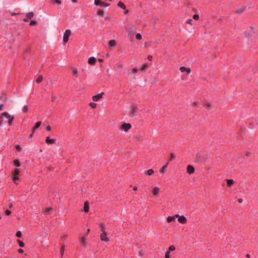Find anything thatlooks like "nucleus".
I'll return each mask as SVG.
<instances>
[{
    "instance_id": "obj_1",
    "label": "nucleus",
    "mask_w": 258,
    "mask_h": 258,
    "mask_svg": "<svg viewBox=\"0 0 258 258\" xmlns=\"http://www.w3.org/2000/svg\"><path fill=\"white\" fill-rule=\"evenodd\" d=\"M1 116L3 117L6 118L8 119V123L9 125H11L12 124L13 121L15 119V117L13 115H10L7 112H4L1 114Z\"/></svg>"
},
{
    "instance_id": "obj_2",
    "label": "nucleus",
    "mask_w": 258,
    "mask_h": 258,
    "mask_svg": "<svg viewBox=\"0 0 258 258\" xmlns=\"http://www.w3.org/2000/svg\"><path fill=\"white\" fill-rule=\"evenodd\" d=\"M20 173V171L19 169H16L13 174V177H12V180L14 181V182L16 184H18L19 178V175Z\"/></svg>"
},
{
    "instance_id": "obj_3",
    "label": "nucleus",
    "mask_w": 258,
    "mask_h": 258,
    "mask_svg": "<svg viewBox=\"0 0 258 258\" xmlns=\"http://www.w3.org/2000/svg\"><path fill=\"white\" fill-rule=\"evenodd\" d=\"M160 191V188L157 185L154 186L152 190V195L155 197H157L159 196Z\"/></svg>"
},
{
    "instance_id": "obj_4",
    "label": "nucleus",
    "mask_w": 258,
    "mask_h": 258,
    "mask_svg": "<svg viewBox=\"0 0 258 258\" xmlns=\"http://www.w3.org/2000/svg\"><path fill=\"white\" fill-rule=\"evenodd\" d=\"M175 217L178 218V221L181 224H185L187 223V220L186 218L183 215L176 214Z\"/></svg>"
},
{
    "instance_id": "obj_5",
    "label": "nucleus",
    "mask_w": 258,
    "mask_h": 258,
    "mask_svg": "<svg viewBox=\"0 0 258 258\" xmlns=\"http://www.w3.org/2000/svg\"><path fill=\"white\" fill-rule=\"evenodd\" d=\"M100 239L101 241L103 242H108L109 241V239L107 236V232H103L101 233Z\"/></svg>"
},
{
    "instance_id": "obj_6",
    "label": "nucleus",
    "mask_w": 258,
    "mask_h": 258,
    "mask_svg": "<svg viewBox=\"0 0 258 258\" xmlns=\"http://www.w3.org/2000/svg\"><path fill=\"white\" fill-rule=\"evenodd\" d=\"M71 34V31L70 30L68 29L66 30L63 36V41L64 43H66L68 41Z\"/></svg>"
},
{
    "instance_id": "obj_7",
    "label": "nucleus",
    "mask_w": 258,
    "mask_h": 258,
    "mask_svg": "<svg viewBox=\"0 0 258 258\" xmlns=\"http://www.w3.org/2000/svg\"><path fill=\"white\" fill-rule=\"evenodd\" d=\"M180 71L182 73H185L186 74H189L191 72V69L189 67H180L179 68Z\"/></svg>"
},
{
    "instance_id": "obj_8",
    "label": "nucleus",
    "mask_w": 258,
    "mask_h": 258,
    "mask_svg": "<svg viewBox=\"0 0 258 258\" xmlns=\"http://www.w3.org/2000/svg\"><path fill=\"white\" fill-rule=\"evenodd\" d=\"M131 124L124 123L121 125V129L124 132H127L131 128Z\"/></svg>"
},
{
    "instance_id": "obj_9",
    "label": "nucleus",
    "mask_w": 258,
    "mask_h": 258,
    "mask_svg": "<svg viewBox=\"0 0 258 258\" xmlns=\"http://www.w3.org/2000/svg\"><path fill=\"white\" fill-rule=\"evenodd\" d=\"M103 94L104 93L102 92L98 95H94L92 97V100L94 102L98 101L102 98Z\"/></svg>"
},
{
    "instance_id": "obj_10",
    "label": "nucleus",
    "mask_w": 258,
    "mask_h": 258,
    "mask_svg": "<svg viewBox=\"0 0 258 258\" xmlns=\"http://www.w3.org/2000/svg\"><path fill=\"white\" fill-rule=\"evenodd\" d=\"M99 227L101 232H106V228L103 222H100L99 224Z\"/></svg>"
},
{
    "instance_id": "obj_11",
    "label": "nucleus",
    "mask_w": 258,
    "mask_h": 258,
    "mask_svg": "<svg viewBox=\"0 0 258 258\" xmlns=\"http://www.w3.org/2000/svg\"><path fill=\"white\" fill-rule=\"evenodd\" d=\"M55 142V139H51L49 137H47L45 140V142L47 144H53Z\"/></svg>"
},
{
    "instance_id": "obj_12",
    "label": "nucleus",
    "mask_w": 258,
    "mask_h": 258,
    "mask_svg": "<svg viewBox=\"0 0 258 258\" xmlns=\"http://www.w3.org/2000/svg\"><path fill=\"white\" fill-rule=\"evenodd\" d=\"M116 45V41L115 40H111L108 42V46L112 49Z\"/></svg>"
},
{
    "instance_id": "obj_13",
    "label": "nucleus",
    "mask_w": 258,
    "mask_h": 258,
    "mask_svg": "<svg viewBox=\"0 0 258 258\" xmlns=\"http://www.w3.org/2000/svg\"><path fill=\"white\" fill-rule=\"evenodd\" d=\"M195 171L194 167L191 165H188L187 167V172L189 174L193 173Z\"/></svg>"
},
{
    "instance_id": "obj_14",
    "label": "nucleus",
    "mask_w": 258,
    "mask_h": 258,
    "mask_svg": "<svg viewBox=\"0 0 258 258\" xmlns=\"http://www.w3.org/2000/svg\"><path fill=\"white\" fill-rule=\"evenodd\" d=\"M96 61V59L95 57L92 56L89 58L88 63L91 65H94Z\"/></svg>"
},
{
    "instance_id": "obj_15",
    "label": "nucleus",
    "mask_w": 258,
    "mask_h": 258,
    "mask_svg": "<svg viewBox=\"0 0 258 258\" xmlns=\"http://www.w3.org/2000/svg\"><path fill=\"white\" fill-rule=\"evenodd\" d=\"M72 74L76 78L78 77V70L77 68L74 67L72 69Z\"/></svg>"
},
{
    "instance_id": "obj_16",
    "label": "nucleus",
    "mask_w": 258,
    "mask_h": 258,
    "mask_svg": "<svg viewBox=\"0 0 258 258\" xmlns=\"http://www.w3.org/2000/svg\"><path fill=\"white\" fill-rule=\"evenodd\" d=\"M89 204L88 202L86 201L84 203L83 211L87 213L89 211Z\"/></svg>"
},
{
    "instance_id": "obj_17",
    "label": "nucleus",
    "mask_w": 258,
    "mask_h": 258,
    "mask_svg": "<svg viewBox=\"0 0 258 258\" xmlns=\"http://www.w3.org/2000/svg\"><path fill=\"white\" fill-rule=\"evenodd\" d=\"M80 241L81 243L82 246H85L86 244V237L85 236L82 237L80 238Z\"/></svg>"
},
{
    "instance_id": "obj_18",
    "label": "nucleus",
    "mask_w": 258,
    "mask_h": 258,
    "mask_svg": "<svg viewBox=\"0 0 258 258\" xmlns=\"http://www.w3.org/2000/svg\"><path fill=\"white\" fill-rule=\"evenodd\" d=\"M176 218V217H175V215L174 216H168L167 218V222L168 223H170L171 222L174 221Z\"/></svg>"
},
{
    "instance_id": "obj_19",
    "label": "nucleus",
    "mask_w": 258,
    "mask_h": 258,
    "mask_svg": "<svg viewBox=\"0 0 258 258\" xmlns=\"http://www.w3.org/2000/svg\"><path fill=\"white\" fill-rule=\"evenodd\" d=\"M117 6L122 10H125L126 6L121 1H119L117 4Z\"/></svg>"
},
{
    "instance_id": "obj_20",
    "label": "nucleus",
    "mask_w": 258,
    "mask_h": 258,
    "mask_svg": "<svg viewBox=\"0 0 258 258\" xmlns=\"http://www.w3.org/2000/svg\"><path fill=\"white\" fill-rule=\"evenodd\" d=\"M41 124V121H38V122H36L35 126L32 128L33 133H34L35 132V131H36V129H37L38 127H40Z\"/></svg>"
},
{
    "instance_id": "obj_21",
    "label": "nucleus",
    "mask_w": 258,
    "mask_h": 258,
    "mask_svg": "<svg viewBox=\"0 0 258 258\" xmlns=\"http://www.w3.org/2000/svg\"><path fill=\"white\" fill-rule=\"evenodd\" d=\"M94 5L96 6L102 7L103 5V2H102L101 0H95Z\"/></svg>"
},
{
    "instance_id": "obj_22",
    "label": "nucleus",
    "mask_w": 258,
    "mask_h": 258,
    "mask_svg": "<svg viewBox=\"0 0 258 258\" xmlns=\"http://www.w3.org/2000/svg\"><path fill=\"white\" fill-rule=\"evenodd\" d=\"M127 33H128V35L131 36V37H133L134 34L136 33V29L130 30L127 31Z\"/></svg>"
},
{
    "instance_id": "obj_23",
    "label": "nucleus",
    "mask_w": 258,
    "mask_h": 258,
    "mask_svg": "<svg viewBox=\"0 0 258 258\" xmlns=\"http://www.w3.org/2000/svg\"><path fill=\"white\" fill-rule=\"evenodd\" d=\"M154 172V171L152 169H150L148 170H146L145 172V174L148 176H150L153 174Z\"/></svg>"
},
{
    "instance_id": "obj_24",
    "label": "nucleus",
    "mask_w": 258,
    "mask_h": 258,
    "mask_svg": "<svg viewBox=\"0 0 258 258\" xmlns=\"http://www.w3.org/2000/svg\"><path fill=\"white\" fill-rule=\"evenodd\" d=\"M227 183L229 186H231L234 184V180L232 179H227Z\"/></svg>"
},
{
    "instance_id": "obj_25",
    "label": "nucleus",
    "mask_w": 258,
    "mask_h": 258,
    "mask_svg": "<svg viewBox=\"0 0 258 258\" xmlns=\"http://www.w3.org/2000/svg\"><path fill=\"white\" fill-rule=\"evenodd\" d=\"M6 13L7 15H11V16H14V15H18V14H20V13H15V12H11L10 11H6Z\"/></svg>"
},
{
    "instance_id": "obj_26",
    "label": "nucleus",
    "mask_w": 258,
    "mask_h": 258,
    "mask_svg": "<svg viewBox=\"0 0 258 258\" xmlns=\"http://www.w3.org/2000/svg\"><path fill=\"white\" fill-rule=\"evenodd\" d=\"M43 79V78L42 76H39L36 80V82L38 84L40 83L42 81Z\"/></svg>"
},
{
    "instance_id": "obj_27",
    "label": "nucleus",
    "mask_w": 258,
    "mask_h": 258,
    "mask_svg": "<svg viewBox=\"0 0 258 258\" xmlns=\"http://www.w3.org/2000/svg\"><path fill=\"white\" fill-rule=\"evenodd\" d=\"M34 16V13L32 12L27 14L26 17L28 19H31Z\"/></svg>"
},
{
    "instance_id": "obj_28",
    "label": "nucleus",
    "mask_w": 258,
    "mask_h": 258,
    "mask_svg": "<svg viewBox=\"0 0 258 258\" xmlns=\"http://www.w3.org/2000/svg\"><path fill=\"white\" fill-rule=\"evenodd\" d=\"M14 164L15 166H16L17 167H19L21 165L19 161L18 160H14Z\"/></svg>"
},
{
    "instance_id": "obj_29",
    "label": "nucleus",
    "mask_w": 258,
    "mask_h": 258,
    "mask_svg": "<svg viewBox=\"0 0 258 258\" xmlns=\"http://www.w3.org/2000/svg\"><path fill=\"white\" fill-rule=\"evenodd\" d=\"M22 111L23 112H27L28 111V105H24L22 108Z\"/></svg>"
},
{
    "instance_id": "obj_30",
    "label": "nucleus",
    "mask_w": 258,
    "mask_h": 258,
    "mask_svg": "<svg viewBox=\"0 0 258 258\" xmlns=\"http://www.w3.org/2000/svg\"><path fill=\"white\" fill-rule=\"evenodd\" d=\"M170 251H167L166 252H165V258H170Z\"/></svg>"
},
{
    "instance_id": "obj_31",
    "label": "nucleus",
    "mask_w": 258,
    "mask_h": 258,
    "mask_svg": "<svg viewBox=\"0 0 258 258\" xmlns=\"http://www.w3.org/2000/svg\"><path fill=\"white\" fill-rule=\"evenodd\" d=\"M167 167V165H165L163 166L161 169L160 170V172L161 173H164L165 170L166 169Z\"/></svg>"
},
{
    "instance_id": "obj_32",
    "label": "nucleus",
    "mask_w": 258,
    "mask_h": 258,
    "mask_svg": "<svg viewBox=\"0 0 258 258\" xmlns=\"http://www.w3.org/2000/svg\"><path fill=\"white\" fill-rule=\"evenodd\" d=\"M136 38L137 39L140 40L142 39V36L140 33H137Z\"/></svg>"
},
{
    "instance_id": "obj_33",
    "label": "nucleus",
    "mask_w": 258,
    "mask_h": 258,
    "mask_svg": "<svg viewBox=\"0 0 258 258\" xmlns=\"http://www.w3.org/2000/svg\"><path fill=\"white\" fill-rule=\"evenodd\" d=\"M17 241H18V242L19 243V245L20 247H23L24 246L25 244H24V243L23 241H20L19 240H18Z\"/></svg>"
},
{
    "instance_id": "obj_34",
    "label": "nucleus",
    "mask_w": 258,
    "mask_h": 258,
    "mask_svg": "<svg viewBox=\"0 0 258 258\" xmlns=\"http://www.w3.org/2000/svg\"><path fill=\"white\" fill-rule=\"evenodd\" d=\"M90 106H91L92 108H96L97 106V104L94 102H90L89 104Z\"/></svg>"
},
{
    "instance_id": "obj_35",
    "label": "nucleus",
    "mask_w": 258,
    "mask_h": 258,
    "mask_svg": "<svg viewBox=\"0 0 258 258\" xmlns=\"http://www.w3.org/2000/svg\"><path fill=\"white\" fill-rule=\"evenodd\" d=\"M175 158V155L173 153H170V161H172L173 160V159H174Z\"/></svg>"
},
{
    "instance_id": "obj_36",
    "label": "nucleus",
    "mask_w": 258,
    "mask_h": 258,
    "mask_svg": "<svg viewBox=\"0 0 258 258\" xmlns=\"http://www.w3.org/2000/svg\"><path fill=\"white\" fill-rule=\"evenodd\" d=\"M16 236L17 237H21L22 236V233L20 231H18L16 233Z\"/></svg>"
},
{
    "instance_id": "obj_37",
    "label": "nucleus",
    "mask_w": 258,
    "mask_h": 258,
    "mask_svg": "<svg viewBox=\"0 0 258 258\" xmlns=\"http://www.w3.org/2000/svg\"><path fill=\"white\" fill-rule=\"evenodd\" d=\"M37 24V21L36 20H31L30 23V25L31 26H33V25H35Z\"/></svg>"
},
{
    "instance_id": "obj_38",
    "label": "nucleus",
    "mask_w": 258,
    "mask_h": 258,
    "mask_svg": "<svg viewBox=\"0 0 258 258\" xmlns=\"http://www.w3.org/2000/svg\"><path fill=\"white\" fill-rule=\"evenodd\" d=\"M175 249V247L174 245H170L169 247V250L168 251H173Z\"/></svg>"
},
{
    "instance_id": "obj_39",
    "label": "nucleus",
    "mask_w": 258,
    "mask_h": 258,
    "mask_svg": "<svg viewBox=\"0 0 258 258\" xmlns=\"http://www.w3.org/2000/svg\"><path fill=\"white\" fill-rule=\"evenodd\" d=\"M64 249H65V247L64 246H62L61 247V249H60V254L61 256L63 255V252H64Z\"/></svg>"
},
{
    "instance_id": "obj_40",
    "label": "nucleus",
    "mask_w": 258,
    "mask_h": 258,
    "mask_svg": "<svg viewBox=\"0 0 258 258\" xmlns=\"http://www.w3.org/2000/svg\"><path fill=\"white\" fill-rule=\"evenodd\" d=\"M97 13L99 15L102 16L104 14V12L103 10H100L98 11Z\"/></svg>"
},
{
    "instance_id": "obj_41",
    "label": "nucleus",
    "mask_w": 258,
    "mask_h": 258,
    "mask_svg": "<svg viewBox=\"0 0 258 258\" xmlns=\"http://www.w3.org/2000/svg\"><path fill=\"white\" fill-rule=\"evenodd\" d=\"M147 67V64H144L143 65V66L142 67V68H141V70H142V71H144V70H145L146 69Z\"/></svg>"
},
{
    "instance_id": "obj_42",
    "label": "nucleus",
    "mask_w": 258,
    "mask_h": 258,
    "mask_svg": "<svg viewBox=\"0 0 258 258\" xmlns=\"http://www.w3.org/2000/svg\"><path fill=\"white\" fill-rule=\"evenodd\" d=\"M16 149L17 151H20L21 150V147L20 145H17L16 146Z\"/></svg>"
},
{
    "instance_id": "obj_43",
    "label": "nucleus",
    "mask_w": 258,
    "mask_h": 258,
    "mask_svg": "<svg viewBox=\"0 0 258 258\" xmlns=\"http://www.w3.org/2000/svg\"><path fill=\"white\" fill-rule=\"evenodd\" d=\"M199 18V16L197 14H195L193 16V19L195 20H198Z\"/></svg>"
},
{
    "instance_id": "obj_44",
    "label": "nucleus",
    "mask_w": 258,
    "mask_h": 258,
    "mask_svg": "<svg viewBox=\"0 0 258 258\" xmlns=\"http://www.w3.org/2000/svg\"><path fill=\"white\" fill-rule=\"evenodd\" d=\"M5 214L7 215H10L11 214V212L10 210H7L5 211Z\"/></svg>"
},
{
    "instance_id": "obj_45",
    "label": "nucleus",
    "mask_w": 258,
    "mask_h": 258,
    "mask_svg": "<svg viewBox=\"0 0 258 258\" xmlns=\"http://www.w3.org/2000/svg\"><path fill=\"white\" fill-rule=\"evenodd\" d=\"M144 255V252L143 251L141 250V251H140L139 252V255L140 256V257H142Z\"/></svg>"
},
{
    "instance_id": "obj_46",
    "label": "nucleus",
    "mask_w": 258,
    "mask_h": 258,
    "mask_svg": "<svg viewBox=\"0 0 258 258\" xmlns=\"http://www.w3.org/2000/svg\"><path fill=\"white\" fill-rule=\"evenodd\" d=\"M50 211H53V209L51 208H47L46 209L45 212H49Z\"/></svg>"
},
{
    "instance_id": "obj_47",
    "label": "nucleus",
    "mask_w": 258,
    "mask_h": 258,
    "mask_svg": "<svg viewBox=\"0 0 258 258\" xmlns=\"http://www.w3.org/2000/svg\"><path fill=\"white\" fill-rule=\"evenodd\" d=\"M191 22H192V20L191 19H189L186 21V23L190 25H192Z\"/></svg>"
},
{
    "instance_id": "obj_48",
    "label": "nucleus",
    "mask_w": 258,
    "mask_h": 258,
    "mask_svg": "<svg viewBox=\"0 0 258 258\" xmlns=\"http://www.w3.org/2000/svg\"><path fill=\"white\" fill-rule=\"evenodd\" d=\"M109 4H108V3H103V6L102 7H108L109 6Z\"/></svg>"
},
{
    "instance_id": "obj_49",
    "label": "nucleus",
    "mask_w": 258,
    "mask_h": 258,
    "mask_svg": "<svg viewBox=\"0 0 258 258\" xmlns=\"http://www.w3.org/2000/svg\"><path fill=\"white\" fill-rule=\"evenodd\" d=\"M138 69L137 68H134L133 69V73L135 74L137 72Z\"/></svg>"
},
{
    "instance_id": "obj_50",
    "label": "nucleus",
    "mask_w": 258,
    "mask_h": 258,
    "mask_svg": "<svg viewBox=\"0 0 258 258\" xmlns=\"http://www.w3.org/2000/svg\"><path fill=\"white\" fill-rule=\"evenodd\" d=\"M46 129L47 131H51V127L49 125H48L46 126Z\"/></svg>"
},
{
    "instance_id": "obj_51",
    "label": "nucleus",
    "mask_w": 258,
    "mask_h": 258,
    "mask_svg": "<svg viewBox=\"0 0 258 258\" xmlns=\"http://www.w3.org/2000/svg\"><path fill=\"white\" fill-rule=\"evenodd\" d=\"M18 251L19 253H22L24 252V250L22 249H19Z\"/></svg>"
},
{
    "instance_id": "obj_52",
    "label": "nucleus",
    "mask_w": 258,
    "mask_h": 258,
    "mask_svg": "<svg viewBox=\"0 0 258 258\" xmlns=\"http://www.w3.org/2000/svg\"><path fill=\"white\" fill-rule=\"evenodd\" d=\"M125 11H124V14L125 15H127L128 13H129V10H124Z\"/></svg>"
},
{
    "instance_id": "obj_53",
    "label": "nucleus",
    "mask_w": 258,
    "mask_h": 258,
    "mask_svg": "<svg viewBox=\"0 0 258 258\" xmlns=\"http://www.w3.org/2000/svg\"><path fill=\"white\" fill-rule=\"evenodd\" d=\"M55 2L58 4H60L61 3V2L60 0H55Z\"/></svg>"
},
{
    "instance_id": "obj_54",
    "label": "nucleus",
    "mask_w": 258,
    "mask_h": 258,
    "mask_svg": "<svg viewBox=\"0 0 258 258\" xmlns=\"http://www.w3.org/2000/svg\"><path fill=\"white\" fill-rule=\"evenodd\" d=\"M3 107H4V104H0V111L2 110Z\"/></svg>"
},
{
    "instance_id": "obj_55",
    "label": "nucleus",
    "mask_w": 258,
    "mask_h": 258,
    "mask_svg": "<svg viewBox=\"0 0 258 258\" xmlns=\"http://www.w3.org/2000/svg\"><path fill=\"white\" fill-rule=\"evenodd\" d=\"M133 190L134 191H136L138 190V187L137 186H135L134 187H133Z\"/></svg>"
},
{
    "instance_id": "obj_56",
    "label": "nucleus",
    "mask_w": 258,
    "mask_h": 258,
    "mask_svg": "<svg viewBox=\"0 0 258 258\" xmlns=\"http://www.w3.org/2000/svg\"><path fill=\"white\" fill-rule=\"evenodd\" d=\"M148 58L149 60H152V56L151 55H149L148 56Z\"/></svg>"
},
{
    "instance_id": "obj_57",
    "label": "nucleus",
    "mask_w": 258,
    "mask_h": 258,
    "mask_svg": "<svg viewBox=\"0 0 258 258\" xmlns=\"http://www.w3.org/2000/svg\"><path fill=\"white\" fill-rule=\"evenodd\" d=\"M33 134L34 133H33V132H32V133L29 135V138H32L33 137Z\"/></svg>"
},
{
    "instance_id": "obj_58",
    "label": "nucleus",
    "mask_w": 258,
    "mask_h": 258,
    "mask_svg": "<svg viewBox=\"0 0 258 258\" xmlns=\"http://www.w3.org/2000/svg\"><path fill=\"white\" fill-rule=\"evenodd\" d=\"M150 46V43H146L145 44V47H149Z\"/></svg>"
},
{
    "instance_id": "obj_59",
    "label": "nucleus",
    "mask_w": 258,
    "mask_h": 258,
    "mask_svg": "<svg viewBox=\"0 0 258 258\" xmlns=\"http://www.w3.org/2000/svg\"><path fill=\"white\" fill-rule=\"evenodd\" d=\"M238 201L239 203H241L242 202V200L241 199H238Z\"/></svg>"
},
{
    "instance_id": "obj_60",
    "label": "nucleus",
    "mask_w": 258,
    "mask_h": 258,
    "mask_svg": "<svg viewBox=\"0 0 258 258\" xmlns=\"http://www.w3.org/2000/svg\"><path fill=\"white\" fill-rule=\"evenodd\" d=\"M23 21H24V22H27V21H28V18H24V19H23Z\"/></svg>"
},
{
    "instance_id": "obj_61",
    "label": "nucleus",
    "mask_w": 258,
    "mask_h": 258,
    "mask_svg": "<svg viewBox=\"0 0 258 258\" xmlns=\"http://www.w3.org/2000/svg\"><path fill=\"white\" fill-rule=\"evenodd\" d=\"M12 207H13V204H11L9 206V208H11Z\"/></svg>"
},
{
    "instance_id": "obj_62",
    "label": "nucleus",
    "mask_w": 258,
    "mask_h": 258,
    "mask_svg": "<svg viewBox=\"0 0 258 258\" xmlns=\"http://www.w3.org/2000/svg\"><path fill=\"white\" fill-rule=\"evenodd\" d=\"M72 2L73 3H77V0H72Z\"/></svg>"
},
{
    "instance_id": "obj_63",
    "label": "nucleus",
    "mask_w": 258,
    "mask_h": 258,
    "mask_svg": "<svg viewBox=\"0 0 258 258\" xmlns=\"http://www.w3.org/2000/svg\"><path fill=\"white\" fill-rule=\"evenodd\" d=\"M90 232V229H87V232L89 233Z\"/></svg>"
},
{
    "instance_id": "obj_64",
    "label": "nucleus",
    "mask_w": 258,
    "mask_h": 258,
    "mask_svg": "<svg viewBox=\"0 0 258 258\" xmlns=\"http://www.w3.org/2000/svg\"><path fill=\"white\" fill-rule=\"evenodd\" d=\"M108 19H109V18H108V17H106L105 18V20H108Z\"/></svg>"
}]
</instances>
